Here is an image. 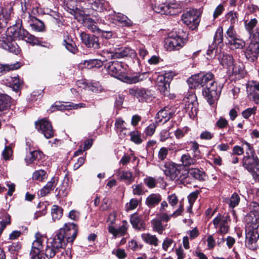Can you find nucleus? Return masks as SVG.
Segmentation results:
<instances>
[{
    "instance_id": "nucleus-2",
    "label": "nucleus",
    "mask_w": 259,
    "mask_h": 259,
    "mask_svg": "<svg viewBox=\"0 0 259 259\" xmlns=\"http://www.w3.org/2000/svg\"><path fill=\"white\" fill-rule=\"evenodd\" d=\"M187 83L191 89L202 87V95L210 105H212L219 97L217 83L211 72L192 75L187 80Z\"/></svg>"
},
{
    "instance_id": "nucleus-47",
    "label": "nucleus",
    "mask_w": 259,
    "mask_h": 259,
    "mask_svg": "<svg viewBox=\"0 0 259 259\" xmlns=\"http://www.w3.org/2000/svg\"><path fill=\"white\" fill-rule=\"evenodd\" d=\"M157 123L156 121L150 123L146 127L144 131V134L146 136H152L155 133Z\"/></svg>"
},
{
    "instance_id": "nucleus-17",
    "label": "nucleus",
    "mask_w": 259,
    "mask_h": 259,
    "mask_svg": "<svg viewBox=\"0 0 259 259\" xmlns=\"http://www.w3.org/2000/svg\"><path fill=\"white\" fill-rule=\"evenodd\" d=\"M129 93L131 95L136 97L141 102L150 101L153 96L151 90L141 88L131 89L129 90Z\"/></svg>"
},
{
    "instance_id": "nucleus-36",
    "label": "nucleus",
    "mask_w": 259,
    "mask_h": 259,
    "mask_svg": "<svg viewBox=\"0 0 259 259\" xmlns=\"http://www.w3.org/2000/svg\"><path fill=\"white\" fill-rule=\"evenodd\" d=\"M142 239L147 243L156 246L158 245V239L155 235L149 233H145L142 235Z\"/></svg>"
},
{
    "instance_id": "nucleus-27",
    "label": "nucleus",
    "mask_w": 259,
    "mask_h": 259,
    "mask_svg": "<svg viewBox=\"0 0 259 259\" xmlns=\"http://www.w3.org/2000/svg\"><path fill=\"white\" fill-rule=\"evenodd\" d=\"M161 200L159 194L153 193L149 195L146 199V204L149 207H153L157 205Z\"/></svg>"
},
{
    "instance_id": "nucleus-10",
    "label": "nucleus",
    "mask_w": 259,
    "mask_h": 259,
    "mask_svg": "<svg viewBox=\"0 0 259 259\" xmlns=\"http://www.w3.org/2000/svg\"><path fill=\"white\" fill-rule=\"evenodd\" d=\"M184 110L187 113L190 118H194L198 111L197 97L194 94H189L183 99Z\"/></svg>"
},
{
    "instance_id": "nucleus-53",
    "label": "nucleus",
    "mask_w": 259,
    "mask_h": 259,
    "mask_svg": "<svg viewBox=\"0 0 259 259\" xmlns=\"http://www.w3.org/2000/svg\"><path fill=\"white\" fill-rule=\"evenodd\" d=\"M214 41L215 43L220 44L223 41V30L222 27H219L214 36Z\"/></svg>"
},
{
    "instance_id": "nucleus-46",
    "label": "nucleus",
    "mask_w": 259,
    "mask_h": 259,
    "mask_svg": "<svg viewBox=\"0 0 259 259\" xmlns=\"http://www.w3.org/2000/svg\"><path fill=\"white\" fill-rule=\"evenodd\" d=\"M153 10L156 13L161 15H168V13H170L168 12V8H167V3L161 4L158 6H156L154 8Z\"/></svg>"
},
{
    "instance_id": "nucleus-64",
    "label": "nucleus",
    "mask_w": 259,
    "mask_h": 259,
    "mask_svg": "<svg viewBox=\"0 0 259 259\" xmlns=\"http://www.w3.org/2000/svg\"><path fill=\"white\" fill-rule=\"evenodd\" d=\"M21 247V244L18 242H14L9 246V250L10 252L14 253L18 251Z\"/></svg>"
},
{
    "instance_id": "nucleus-59",
    "label": "nucleus",
    "mask_w": 259,
    "mask_h": 259,
    "mask_svg": "<svg viewBox=\"0 0 259 259\" xmlns=\"http://www.w3.org/2000/svg\"><path fill=\"white\" fill-rule=\"evenodd\" d=\"M138 203L139 202L137 199L134 198L132 199L129 203H126L125 205L126 210L128 211L135 209L137 207Z\"/></svg>"
},
{
    "instance_id": "nucleus-32",
    "label": "nucleus",
    "mask_w": 259,
    "mask_h": 259,
    "mask_svg": "<svg viewBox=\"0 0 259 259\" xmlns=\"http://www.w3.org/2000/svg\"><path fill=\"white\" fill-rule=\"evenodd\" d=\"M130 221L134 228L138 230L144 229V223L140 216L134 214L131 217Z\"/></svg>"
},
{
    "instance_id": "nucleus-30",
    "label": "nucleus",
    "mask_w": 259,
    "mask_h": 259,
    "mask_svg": "<svg viewBox=\"0 0 259 259\" xmlns=\"http://www.w3.org/2000/svg\"><path fill=\"white\" fill-rule=\"evenodd\" d=\"M167 8H168V12H170L168 13V15H176L181 11V4L176 1H172L169 3H167Z\"/></svg>"
},
{
    "instance_id": "nucleus-35",
    "label": "nucleus",
    "mask_w": 259,
    "mask_h": 259,
    "mask_svg": "<svg viewBox=\"0 0 259 259\" xmlns=\"http://www.w3.org/2000/svg\"><path fill=\"white\" fill-rule=\"evenodd\" d=\"M226 44L229 46L231 49H242L245 45V41L237 37L233 39L232 41L226 42Z\"/></svg>"
},
{
    "instance_id": "nucleus-61",
    "label": "nucleus",
    "mask_w": 259,
    "mask_h": 259,
    "mask_svg": "<svg viewBox=\"0 0 259 259\" xmlns=\"http://www.w3.org/2000/svg\"><path fill=\"white\" fill-rule=\"evenodd\" d=\"M227 18L230 21L231 25H233V24L238 20L237 13L233 11H231L227 14Z\"/></svg>"
},
{
    "instance_id": "nucleus-48",
    "label": "nucleus",
    "mask_w": 259,
    "mask_h": 259,
    "mask_svg": "<svg viewBox=\"0 0 259 259\" xmlns=\"http://www.w3.org/2000/svg\"><path fill=\"white\" fill-rule=\"evenodd\" d=\"M91 5V8L95 11L101 12L103 10V3L100 0H93L91 2H89Z\"/></svg>"
},
{
    "instance_id": "nucleus-43",
    "label": "nucleus",
    "mask_w": 259,
    "mask_h": 259,
    "mask_svg": "<svg viewBox=\"0 0 259 259\" xmlns=\"http://www.w3.org/2000/svg\"><path fill=\"white\" fill-rule=\"evenodd\" d=\"M129 135L131 136V140L136 144H140L143 140L141 138V133L138 131L130 132Z\"/></svg>"
},
{
    "instance_id": "nucleus-57",
    "label": "nucleus",
    "mask_w": 259,
    "mask_h": 259,
    "mask_svg": "<svg viewBox=\"0 0 259 259\" xmlns=\"http://www.w3.org/2000/svg\"><path fill=\"white\" fill-rule=\"evenodd\" d=\"M256 111V107L248 108L242 112V115L244 118L248 119L251 115L255 114Z\"/></svg>"
},
{
    "instance_id": "nucleus-24",
    "label": "nucleus",
    "mask_w": 259,
    "mask_h": 259,
    "mask_svg": "<svg viewBox=\"0 0 259 259\" xmlns=\"http://www.w3.org/2000/svg\"><path fill=\"white\" fill-rule=\"evenodd\" d=\"M58 180L55 177H53L47 184L41 190H39L38 195L41 197H44L53 190L57 185Z\"/></svg>"
},
{
    "instance_id": "nucleus-54",
    "label": "nucleus",
    "mask_w": 259,
    "mask_h": 259,
    "mask_svg": "<svg viewBox=\"0 0 259 259\" xmlns=\"http://www.w3.org/2000/svg\"><path fill=\"white\" fill-rule=\"evenodd\" d=\"M170 149L166 147H161L158 153V158L161 161H163L166 158L168 155V151Z\"/></svg>"
},
{
    "instance_id": "nucleus-6",
    "label": "nucleus",
    "mask_w": 259,
    "mask_h": 259,
    "mask_svg": "<svg viewBox=\"0 0 259 259\" xmlns=\"http://www.w3.org/2000/svg\"><path fill=\"white\" fill-rule=\"evenodd\" d=\"M161 169L169 179L173 181H180L184 184L188 178L187 170L184 169L181 165L177 164L172 161L166 162Z\"/></svg>"
},
{
    "instance_id": "nucleus-42",
    "label": "nucleus",
    "mask_w": 259,
    "mask_h": 259,
    "mask_svg": "<svg viewBox=\"0 0 259 259\" xmlns=\"http://www.w3.org/2000/svg\"><path fill=\"white\" fill-rule=\"evenodd\" d=\"M47 174L44 170L40 169L35 171L32 174V180L39 182L44 181L47 178Z\"/></svg>"
},
{
    "instance_id": "nucleus-62",
    "label": "nucleus",
    "mask_w": 259,
    "mask_h": 259,
    "mask_svg": "<svg viewBox=\"0 0 259 259\" xmlns=\"http://www.w3.org/2000/svg\"><path fill=\"white\" fill-rule=\"evenodd\" d=\"M224 7L222 4H220L217 6V7L215 9L213 14V18L214 19H215L219 16H220L224 11Z\"/></svg>"
},
{
    "instance_id": "nucleus-12",
    "label": "nucleus",
    "mask_w": 259,
    "mask_h": 259,
    "mask_svg": "<svg viewBox=\"0 0 259 259\" xmlns=\"http://www.w3.org/2000/svg\"><path fill=\"white\" fill-rule=\"evenodd\" d=\"M200 14L194 9H190L183 14L182 20L189 28L193 30L197 28L200 22Z\"/></svg>"
},
{
    "instance_id": "nucleus-11",
    "label": "nucleus",
    "mask_w": 259,
    "mask_h": 259,
    "mask_svg": "<svg viewBox=\"0 0 259 259\" xmlns=\"http://www.w3.org/2000/svg\"><path fill=\"white\" fill-rule=\"evenodd\" d=\"M185 39L179 34L170 33L165 39L164 47L169 51H178L185 45Z\"/></svg>"
},
{
    "instance_id": "nucleus-5",
    "label": "nucleus",
    "mask_w": 259,
    "mask_h": 259,
    "mask_svg": "<svg viewBox=\"0 0 259 259\" xmlns=\"http://www.w3.org/2000/svg\"><path fill=\"white\" fill-rule=\"evenodd\" d=\"M35 240L32 243V249L30 252L31 259H40L39 255L41 251H45V254L47 257L52 258L59 251L48 242H47L46 248L44 250L43 243L45 242L46 237L39 232L35 234Z\"/></svg>"
},
{
    "instance_id": "nucleus-9",
    "label": "nucleus",
    "mask_w": 259,
    "mask_h": 259,
    "mask_svg": "<svg viewBox=\"0 0 259 259\" xmlns=\"http://www.w3.org/2000/svg\"><path fill=\"white\" fill-rule=\"evenodd\" d=\"M70 13L73 14L75 18L77 17L79 15L82 17L83 23L84 26H85L88 29L93 25L94 23H100L104 24L105 23L104 20L101 18L94 15V19L88 17L87 16L89 15L87 13V9L81 8V9L76 8L75 9H72L70 12Z\"/></svg>"
},
{
    "instance_id": "nucleus-14",
    "label": "nucleus",
    "mask_w": 259,
    "mask_h": 259,
    "mask_svg": "<svg viewBox=\"0 0 259 259\" xmlns=\"http://www.w3.org/2000/svg\"><path fill=\"white\" fill-rule=\"evenodd\" d=\"M35 127L47 139L54 136V131L52 124L46 118H43L35 122Z\"/></svg>"
},
{
    "instance_id": "nucleus-22",
    "label": "nucleus",
    "mask_w": 259,
    "mask_h": 259,
    "mask_svg": "<svg viewBox=\"0 0 259 259\" xmlns=\"http://www.w3.org/2000/svg\"><path fill=\"white\" fill-rule=\"evenodd\" d=\"M228 71L238 79L243 78L246 73L243 64L239 61H235Z\"/></svg>"
},
{
    "instance_id": "nucleus-31",
    "label": "nucleus",
    "mask_w": 259,
    "mask_h": 259,
    "mask_svg": "<svg viewBox=\"0 0 259 259\" xmlns=\"http://www.w3.org/2000/svg\"><path fill=\"white\" fill-rule=\"evenodd\" d=\"M117 176L120 180L124 181L128 184L132 183L134 181L133 174L130 171L118 170Z\"/></svg>"
},
{
    "instance_id": "nucleus-19",
    "label": "nucleus",
    "mask_w": 259,
    "mask_h": 259,
    "mask_svg": "<svg viewBox=\"0 0 259 259\" xmlns=\"http://www.w3.org/2000/svg\"><path fill=\"white\" fill-rule=\"evenodd\" d=\"M114 130L120 139L125 138L130 133V130L126 127V123L121 117L115 119Z\"/></svg>"
},
{
    "instance_id": "nucleus-25",
    "label": "nucleus",
    "mask_w": 259,
    "mask_h": 259,
    "mask_svg": "<svg viewBox=\"0 0 259 259\" xmlns=\"http://www.w3.org/2000/svg\"><path fill=\"white\" fill-rule=\"evenodd\" d=\"M116 58L123 57H134L136 56L135 51L130 48H117L115 49Z\"/></svg>"
},
{
    "instance_id": "nucleus-38",
    "label": "nucleus",
    "mask_w": 259,
    "mask_h": 259,
    "mask_svg": "<svg viewBox=\"0 0 259 259\" xmlns=\"http://www.w3.org/2000/svg\"><path fill=\"white\" fill-rule=\"evenodd\" d=\"M249 95L252 98L253 101L256 103H259V83L254 84L249 88Z\"/></svg>"
},
{
    "instance_id": "nucleus-7",
    "label": "nucleus",
    "mask_w": 259,
    "mask_h": 259,
    "mask_svg": "<svg viewBox=\"0 0 259 259\" xmlns=\"http://www.w3.org/2000/svg\"><path fill=\"white\" fill-rule=\"evenodd\" d=\"M248 217H245L246 241L245 244L247 247L251 250H254L256 248V242L259 238V234L257 229L258 224L256 223V220L251 219Z\"/></svg>"
},
{
    "instance_id": "nucleus-45",
    "label": "nucleus",
    "mask_w": 259,
    "mask_h": 259,
    "mask_svg": "<svg viewBox=\"0 0 259 259\" xmlns=\"http://www.w3.org/2000/svg\"><path fill=\"white\" fill-rule=\"evenodd\" d=\"M88 90L95 93H99L103 91V88L99 82L94 81L89 83Z\"/></svg>"
},
{
    "instance_id": "nucleus-20",
    "label": "nucleus",
    "mask_w": 259,
    "mask_h": 259,
    "mask_svg": "<svg viewBox=\"0 0 259 259\" xmlns=\"http://www.w3.org/2000/svg\"><path fill=\"white\" fill-rule=\"evenodd\" d=\"M82 42L88 48L98 49L100 48L99 38L94 35H89L85 33H82L80 35Z\"/></svg>"
},
{
    "instance_id": "nucleus-21",
    "label": "nucleus",
    "mask_w": 259,
    "mask_h": 259,
    "mask_svg": "<svg viewBox=\"0 0 259 259\" xmlns=\"http://www.w3.org/2000/svg\"><path fill=\"white\" fill-rule=\"evenodd\" d=\"M13 14V8L8 6L0 9V27H6L11 20Z\"/></svg>"
},
{
    "instance_id": "nucleus-49",
    "label": "nucleus",
    "mask_w": 259,
    "mask_h": 259,
    "mask_svg": "<svg viewBox=\"0 0 259 259\" xmlns=\"http://www.w3.org/2000/svg\"><path fill=\"white\" fill-rule=\"evenodd\" d=\"M132 188L133 193L135 195H142L145 193L144 187L142 183L133 185Z\"/></svg>"
},
{
    "instance_id": "nucleus-18",
    "label": "nucleus",
    "mask_w": 259,
    "mask_h": 259,
    "mask_svg": "<svg viewBox=\"0 0 259 259\" xmlns=\"http://www.w3.org/2000/svg\"><path fill=\"white\" fill-rule=\"evenodd\" d=\"M175 111L173 108L165 106L158 112L155 117V121L157 123H165L172 117Z\"/></svg>"
},
{
    "instance_id": "nucleus-56",
    "label": "nucleus",
    "mask_w": 259,
    "mask_h": 259,
    "mask_svg": "<svg viewBox=\"0 0 259 259\" xmlns=\"http://www.w3.org/2000/svg\"><path fill=\"white\" fill-rule=\"evenodd\" d=\"M63 45L65 46L66 49L70 52L75 54L77 51V48L74 46V42L71 41L70 42H67L66 39L64 40Z\"/></svg>"
},
{
    "instance_id": "nucleus-50",
    "label": "nucleus",
    "mask_w": 259,
    "mask_h": 259,
    "mask_svg": "<svg viewBox=\"0 0 259 259\" xmlns=\"http://www.w3.org/2000/svg\"><path fill=\"white\" fill-rule=\"evenodd\" d=\"M105 62H106L105 59H96L89 61L88 63L89 65L90 66V68H99L103 65V63Z\"/></svg>"
},
{
    "instance_id": "nucleus-16",
    "label": "nucleus",
    "mask_w": 259,
    "mask_h": 259,
    "mask_svg": "<svg viewBox=\"0 0 259 259\" xmlns=\"http://www.w3.org/2000/svg\"><path fill=\"white\" fill-rule=\"evenodd\" d=\"M105 18L113 23H115V21L118 22L122 26L130 27L133 25V22L126 16L114 11L106 16Z\"/></svg>"
},
{
    "instance_id": "nucleus-26",
    "label": "nucleus",
    "mask_w": 259,
    "mask_h": 259,
    "mask_svg": "<svg viewBox=\"0 0 259 259\" xmlns=\"http://www.w3.org/2000/svg\"><path fill=\"white\" fill-rule=\"evenodd\" d=\"M128 226L127 222L124 221L122 222V225L118 229H116L114 226H110L109 227V232L115 237L119 235L123 236L126 233Z\"/></svg>"
},
{
    "instance_id": "nucleus-29",
    "label": "nucleus",
    "mask_w": 259,
    "mask_h": 259,
    "mask_svg": "<svg viewBox=\"0 0 259 259\" xmlns=\"http://www.w3.org/2000/svg\"><path fill=\"white\" fill-rule=\"evenodd\" d=\"M20 63L17 62L13 64H0V76H2L8 72L17 69L20 67Z\"/></svg>"
},
{
    "instance_id": "nucleus-13",
    "label": "nucleus",
    "mask_w": 259,
    "mask_h": 259,
    "mask_svg": "<svg viewBox=\"0 0 259 259\" xmlns=\"http://www.w3.org/2000/svg\"><path fill=\"white\" fill-rule=\"evenodd\" d=\"M22 22H27L32 29L38 32L43 31L45 30L44 23L37 19L36 17L31 16L29 13L23 12L21 15Z\"/></svg>"
},
{
    "instance_id": "nucleus-41",
    "label": "nucleus",
    "mask_w": 259,
    "mask_h": 259,
    "mask_svg": "<svg viewBox=\"0 0 259 259\" xmlns=\"http://www.w3.org/2000/svg\"><path fill=\"white\" fill-rule=\"evenodd\" d=\"M181 161L184 166H189L196 163V160L192 158L189 154H184L181 158Z\"/></svg>"
},
{
    "instance_id": "nucleus-23",
    "label": "nucleus",
    "mask_w": 259,
    "mask_h": 259,
    "mask_svg": "<svg viewBox=\"0 0 259 259\" xmlns=\"http://www.w3.org/2000/svg\"><path fill=\"white\" fill-rule=\"evenodd\" d=\"M85 103H80L78 104H74L73 103H69L68 104L66 105L60 104L53 105L50 108V110L51 112L55 110H69V109H77L78 108H83L87 107Z\"/></svg>"
},
{
    "instance_id": "nucleus-4",
    "label": "nucleus",
    "mask_w": 259,
    "mask_h": 259,
    "mask_svg": "<svg viewBox=\"0 0 259 259\" xmlns=\"http://www.w3.org/2000/svg\"><path fill=\"white\" fill-rule=\"evenodd\" d=\"M108 73L123 82L128 83H135L141 79L139 76L130 77L127 75L130 69L127 65L121 62L113 61L106 64Z\"/></svg>"
},
{
    "instance_id": "nucleus-44",
    "label": "nucleus",
    "mask_w": 259,
    "mask_h": 259,
    "mask_svg": "<svg viewBox=\"0 0 259 259\" xmlns=\"http://www.w3.org/2000/svg\"><path fill=\"white\" fill-rule=\"evenodd\" d=\"M151 223L153 230L161 234L164 230V228L161 224V221L159 219H155L152 221Z\"/></svg>"
},
{
    "instance_id": "nucleus-39",
    "label": "nucleus",
    "mask_w": 259,
    "mask_h": 259,
    "mask_svg": "<svg viewBox=\"0 0 259 259\" xmlns=\"http://www.w3.org/2000/svg\"><path fill=\"white\" fill-rule=\"evenodd\" d=\"M63 209L56 205H54L51 209V215L53 221L59 220L62 216Z\"/></svg>"
},
{
    "instance_id": "nucleus-33",
    "label": "nucleus",
    "mask_w": 259,
    "mask_h": 259,
    "mask_svg": "<svg viewBox=\"0 0 259 259\" xmlns=\"http://www.w3.org/2000/svg\"><path fill=\"white\" fill-rule=\"evenodd\" d=\"M7 84L15 91H18L22 84L18 76L10 77L7 79Z\"/></svg>"
},
{
    "instance_id": "nucleus-60",
    "label": "nucleus",
    "mask_w": 259,
    "mask_h": 259,
    "mask_svg": "<svg viewBox=\"0 0 259 259\" xmlns=\"http://www.w3.org/2000/svg\"><path fill=\"white\" fill-rule=\"evenodd\" d=\"M228 125V121L224 117H220L215 123V125L219 128H224Z\"/></svg>"
},
{
    "instance_id": "nucleus-34",
    "label": "nucleus",
    "mask_w": 259,
    "mask_h": 259,
    "mask_svg": "<svg viewBox=\"0 0 259 259\" xmlns=\"http://www.w3.org/2000/svg\"><path fill=\"white\" fill-rule=\"evenodd\" d=\"M251 209L248 214L245 217H248L250 219H255L256 223L258 224V220H259V204L256 202H252L251 205ZM251 220L252 219H250Z\"/></svg>"
},
{
    "instance_id": "nucleus-3",
    "label": "nucleus",
    "mask_w": 259,
    "mask_h": 259,
    "mask_svg": "<svg viewBox=\"0 0 259 259\" xmlns=\"http://www.w3.org/2000/svg\"><path fill=\"white\" fill-rule=\"evenodd\" d=\"M77 232V227L74 223H66L48 242L59 250L63 248L67 243L72 244L76 237Z\"/></svg>"
},
{
    "instance_id": "nucleus-37",
    "label": "nucleus",
    "mask_w": 259,
    "mask_h": 259,
    "mask_svg": "<svg viewBox=\"0 0 259 259\" xmlns=\"http://www.w3.org/2000/svg\"><path fill=\"white\" fill-rule=\"evenodd\" d=\"M220 61L222 66L227 67L228 70L235 62L234 61L233 57L228 54H223Z\"/></svg>"
},
{
    "instance_id": "nucleus-28",
    "label": "nucleus",
    "mask_w": 259,
    "mask_h": 259,
    "mask_svg": "<svg viewBox=\"0 0 259 259\" xmlns=\"http://www.w3.org/2000/svg\"><path fill=\"white\" fill-rule=\"evenodd\" d=\"M42 153L37 150L30 152L26 156L25 160L27 165L32 163L35 160H39L42 158Z\"/></svg>"
},
{
    "instance_id": "nucleus-63",
    "label": "nucleus",
    "mask_w": 259,
    "mask_h": 259,
    "mask_svg": "<svg viewBox=\"0 0 259 259\" xmlns=\"http://www.w3.org/2000/svg\"><path fill=\"white\" fill-rule=\"evenodd\" d=\"M13 151L12 149L9 146H6L5 149L3 151V158L6 160L10 159L12 156Z\"/></svg>"
},
{
    "instance_id": "nucleus-51",
    "label": "nucleus",
    "mask_w": 259,
    "mask_h": 259,
    "mask_svg": "<svg viewBox=\"0 0 259 259\" xmlns=\"http://www.w3.org/2000/svg\"><path fill=\"white\" fill-rule=\"evenodd\" d=\"M240 201V197L236 193H233L230 197L229 201L230 207L234 208L237 206Z\"/></svg>"
},
{
    "instance_id": "nucleus-52",
    "label": "nucleus",
    "mask_w": 259,
    "mask_h": 259,
    "mask_svg": "<svg viewBox=\"0 0 259 259\" xmlns=\"http://www.w3.org/2000/svg\"><path fill=\"white\" fill-rule=\"evenodd\" d=\"M226 38L227 42L232 41L233 39L237 37L236 32L234 29V25H230L226 32Z\"/></svg>"
},
{
    "instance_id": "nucleus-15",
    "label": "nucleus",
    "mask_w": 259,
    "mask_h": 259,
    "mask_svg": "<svg viewBox=\"0 0 259 259\" xmlns=\"http://www.w3.org/2000/svg\"><path fill=\"white\" fill-rule=\"evenodd\" d=\"M230 219L227 215H217L213 220V224L218 232L224 234L228 232L229 229Z\"/></svg>"
},
{
    "instance_id": "nucleus-55",
    "label": "nucleus",
    "mask_w": 259,
    "mask_h": 259,
    "mask_svg": "<svg viewBox=\"0 0 259 259\" xmlns=\"http://www.w3.org/2000/svg\"><path fill=\"white\" fill-rule=\"evenodd\" d=\"M101 57L102 58L101 59H105L106 61H107L108 59H115L116 58L115 51H103L101 55Z\"/></svg>"
},
{
    "instance_id": "nucleus-40",
    "label": "nucleus",
    "mask_w": 259,
    "mask_h": 259,
    "mask_svg": "<svg viewBox=\"0 0 259 259\" xmlns=\"http://www.w3.org/2000/svg\"><path fill=\"white\" fill-rule=\"evenodd\" d=\"M188 172V175H190L196 179H197L199 181H202L204 180L205 174L204 172L200 170L198 168H191L187 171Z\"/></svg>"
},
{
    "instance_id": "nucleus-8",
    "label": "nucleus",
    "mask_w": 259,
    "mask_h": 259,
    "mask_svg": "<svg viewBox=\"0 0 259 259\" xmlns=\"http://www.w3.org/2000/svg\"><path fill=\"white\" fill-rule=\"evenodd\" d=\"M250 39V44L245 52V55L248 61L253 62L257 59L259 54V32L251 33Z\"/></svg>"
},
{
    "instance_id": "nucleus-1",
    "label": "nucleus",
    "mask_w": 259,
    "mask_h": 259,
    "mask_svg": "<svg viewBox=\"0 0 259 259\" xmlns=\"http://www.w3.org/2000/svg\"><path fill=\"white\" fill-rule=\"evenodd\" d=\"M24 40L32 45L39 43L37 37L30 34L22 27V20H18L15 24L9 27L5 33L0 35V48L16 55L19 54L21 49L14 38Z\"/></svg>"
},
{
    "instance_id": "nucleus-58",
    "label": "nucleus",
    "mask_w": 259,
    "mask_h": 259,
    "mask_svg": "<svg viewBox=\"0 0 259 259\" xmlns=\"http://www.w3.org/2000/svg\"><path fill=\"white\" fill-rule=\"evenodd\" d=\"M144 182L149 188H154L157 183L156 179L151 177H146L144 180Z\"/></svg>"
}]
</instances>
